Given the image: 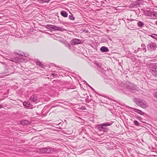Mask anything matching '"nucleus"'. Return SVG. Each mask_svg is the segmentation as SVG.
Masks as SVG:
<instances>
[{
    "mask_svg": "<svg viewBox=\"0 0 157 157\" xmlns=\"http://www.w3.org/2000/svg\"><path fill=\"white\" fill-rule=\"evenodd\" d=\"M113 122L110 121L105 122L97 125V128L99 131L100 132H106L108 130V128L106 127L107 126L111 125Z\"/></svg>",
    "mask_w": 157,
    "mask_h": 157,
    "instance_id": "f257e3e1",
    "label": "nucleus"
},
{
    "mask_svg": "<svg viewBox=\"0 0 157 157\" xmlns=\"http://www.w3.org/2000/svg\"><path fill=\"white\" fill-rule=\"evenodd\" d=\"M133 100L137 105L143 108H147L148 106L147 102L143 99L135 98Z\"/></svg>",
    "mask_w": 157,
    "mask_h": 157,
    "instance_id": "f03ea898",
    "label": "nucleus"
},
{
    "mask_svg": "<svg viewBox=\"0 0 157 157\" xmlns=\"http://www.w3.org/2000/svg\"><path fill=\"white\" fill-rule=\"evenodd\" d=\"M45 28L47 29L52 30L54 31H63L66 30L62 27H59L52 25H47L45 26Z\"/></svg>",
    "mask_w": 157,
    "mask_h": 157,
    "instance_id": "7ed1b4c3",
    "label": "nucleus"
},
{
    "mask_svg": "<svg viewBox=\"0 0 157 157\" xmlns=\"http://www.w3.org/2000/svg\"><path fill=\"white\" fill-rule=\"evenodd\" d=\"M157 47V46L156 45V43L152 42H151L147 45V48L148 50L150 51H155Z\"/></svg>",
    "mask_w": 157,
    "mask_h": 157,
    "instance_id": "20e7f679",
    "label": "nucleus"
},
{
    "mask_svg": "<svg viewBox=\"0 0 157 157\" xmlns=\"http://www.w3.org/2000/svg\"><path fill=\"white\" fill-rule=\"evenodd\" d=\"M143 2V0H138L130 4V6L133 8H136L140 6V5H142Z\"/></svg>",
    "mask_w": 157,
    "mask_h": 157,
    "instance_id": "39448f33",
    "label": "nucleus"
},
{
    "mask_svg": "<svg viewBox=\"0 0 157 157\" xmlns=\"http://www.w3.org/2000/svg\"><path fill=\"white\" fill-rule=\"evenodd\" d=\"M127 89L132 93H135L137 91L136 86L132 84L128 86L126 90Z\"/></svg>",
    "mask_w": 157,
    "mask_h": 157,
    "instance_id": "423d86ee",
    "label": "nucleus"
},
{
    "mask_svg": "<svg viewBox=\"0 0 157 157\" xmlns=\"http://www.w3.org/2000/svg\"><path fill=\"white\" fill-rule=\"evenodd\" d=\"M70 43L72 45H74L76 44H81L82 43V40L77 39H74L71 41Z\"/></svg>",
    "mask_w": 157,
    "mask_h": 157,
    "instance_id": "0eeeda50",
    "label": "nucleus"
},
{
    "mask_svg": "<svg viewBox=\"0 0 157 157\" xmlns=\"http://www.w3.org/2000/svg\"><path fill=\"white\" fill-rule=\"evenodd\" d=\"M149 72L156 77H157V68H150Z\"/></svg>",
    "mask_w": 157,
    "mask_h": 157,
    "instance_id": "6e6552de",
    "label": "nucleus"
},
{
    "mask_svg": "<svg viewBox=\"0 0 157 157\" xmlns=\"http://www.w3.org/2000/svg\"><path fill=\"white\" fill-rule=\"evenodd\" d=\"M30 101L32 103L34 102L35 103H37L38 101L37 97L35 95H33L30 97Z\"/></svg>",
    "mask_w": 157,
    "mask_h": 157,
    "instance_id": "1a4fd4ad",
    "label": "nucleus"
},
{
    "mask_svg": "<svg viewBox=\"0 0 157 157\" xmlns=\"http://www.w3.org/2000/svg\"><path fill=\"white\" fill-rule=\"evenodd\" d=\"M6 68L8 71V72L10 73H13V72L12 71H14V68L13 66L11 65L7 66Z\"/></svg>",
    "mask_w": 157,
    "mask_h": 157,
    "instance_id": "9d476101",
    "label": "nucleus"
},
{
    "mask_svg": "<svg viewBox=\"0 0 157 157\" xmlns=\"http://www.w3.org/2000/svg\"><path fill=\"white\" fill-rule=\"evenodd\" d=\"M131 108L132 109V110L136 112L137 113H138L139 114H140L141 115H143L145 113L142 111L140 109L132 108Z\"/></svg>",
    "mask_w": 157,
    "mask_h": 157,
    "instance_id": "9b49d317",
    "label": "nucleus"
},
{
    "mask_svg": "<svg viewBox=\"0 0 157 157\" xmlns=\"http://www.w3.org/2000/svg\"><path fill=\"white\" fill-rule=\"evenodd\" d=\"M45 153H52L54 152V149L52 147H45Z\"/></svg>",
    "mask_w": 157,
    "mask_h": 157,
    "instance_id": "f8f14e48",
    "label": "nucleus"
},
{
    "mask_svg": "<svg viewBox=\"0 0 157 157\" xmlns=\"http://www.w3.org/2000/svg\"><path fill=\"white\" fill-rule=\"evenodd\" d=\"M100 50L102 52H108L109 50L105 46H102L100 49Z\"/></svg>",
    "mask_w": 157,
    "mask_h": 157,
    "instance_id": "ddd939ff",
    "label": "nucleus"
},
{
    "mask_svg": "<svg viewBox=\"0 0 157 157\" xmlns=\"http://www.w3.org/2000/svg\"><path fill=\"white\" fill-rule=\"evenodd\" d=\"M24 105L26 106L29 109L33 108V106L30 105V104L28 103V102H24L23 103Z\"/></svg>",
    "mask_w": 157,
    "mask_h": 157,
    "instance_id": "4468645a",
    "label": "nucleus"
},
{
    "mask_svg": "<svg viewBox=\"0 0 157 157\" xmlns=\"http://www.w3.org/2000/svg\"><path fill=\"white\" fill-rule=\"evenodd\" d=\"M61 15L64 17H67L68 14L65 11L62 10L60 12Z\"/></svg>",
    "mask_w": 157,
    "mask_h": 157,
    "instance_id": "2eb2a0df",
    "label": "nucleus"
},
{
    "mask_svg": "<svg viewBox=\"0 0 157 157\" xmlns=\"http://www.w3.org/2000/svg\"><path fill=\"white\" fill-rule=\"evenodd\" d=\"M127 20H129V21L127 22V23L128 24V25L131 26V27H132V28H135L134 27V25H132V23H131V22L133 21H136V20H134L133 19H130L129 20L128 19Z\"/></svg>",
    "mask_w": 157,
    "mask_h": 157,
    "instance_id": "dca6fc26",
    "label": "nucleus"
},
{
    "mask_svg": "<svg viewBox=\"0 0 157 157\" xmlns=\"http://www.w3.org/2000/svg\"><path fill=\"white\" fill-rule=\"evenodd\" d=\"M45 147L41 148L39 149V151L41 153H45Z\"/></svg>",
    "mask_w": 157,
    "mask_h": 157,
    "instance_id": "f3484780",
    "label": "nucleus"
},
{
    "mask_svg": "<svg viewBox=\"0 0 157 157\" xmlns=\"http://www.w3.org/2000/svg\"><path fill=\"white\" fill-rule=\"evenodd\" d=\"M21 123L23 124L26 125L29 124V122L27 121L23 120L21 121Z\"/></svg>",
    "mask_w": 157,
    "mask_h": 157,
    "instance_id": "a211bd4d",
    "label": "nucleus"
},
{
    "mask_svg": "<svg viewBox=\"0 0 157 157\" xmlns=\"http://www.w3.org/2000/svg\"><path fill=\"white\" fill-rule=\"evenodd\" d=\"M137 25L140 27H142L144 25V23L141 21H139L137 23Z\"/></svg>",
    "mask_w": 157,
    "mask_h": 157,
    "instance_id": "6ab92c4d",
    "label": "nucleus"
},
{
    "mask_svg": "<svg viewBox=\"0 0 157 157\" xmlns=\"http://www.w3.org/2000/svg\"><path fill=\"white\" fill-rule=\"evenodd\" d=\"M134 124L136 126H140V124L138 121L136 120H134L133 121Z\"/></svg>",
    "mask_w": 157,
    "mask_h": 157,
    "instance_id": "aec40b11",
    "label": "nucleus"
},
{
    "mask_svg": "<svg viewBox=\"0 0 157 157\" xmlns=\"http://www.w3.org/2000/svg\"><path fill=\"white\" fill-rule=\"evenodd\" d=\"M17 54L18 55L21 56H24L25 57H27L29 56V55L27 54H25L24 53H23V54H24V55H22L21 54H19L17 53Z\"/></svg>",
    "mask_w": 157,
    "mask_h": 157,
    "instance_id": "412c9836",
    "label": "nucleus"
},
{
    "mask_svg": "<svg viewBox=\"0 0 157 157\" xmlns=\"http://www.w3.org/2000/svg\"><path fill=\"white\" fill-rule=\"evenodd\" d=\"M141 47L143 48V50L144 51V52H146V49L145 45L144 44H141Z\"/></svg>",
    "mask_w": 157,
    "mask_h": 157,
    "instance_id": "4be33fe9",
    "label": "nucleus"
},
{
    "mask_svg": "<svg viewBox=\"0 0 157 157\" xmlns=\"http://www.w3.org/2000/svg\"><path fill=\"white\" fill-rule=\"evenodd\" d=\"M69 19L71 20H74L75 19V17L72 14L69 15Z\"/></svg>",
    "mask_w": 157,
    "mask_h": 157,
    "instance_id": "5701e85b",
    "label": "nucleus"
},
{
    "mask_svg": "<svg viewBox=\"0 0 157 157\" xmlns=\"http://www.w3.org/2000/svg\"><path fill=\"white\" fill-rule=\"evenodd\" d=\"M136 118L138 119L140 121L144 123V122L142 121L143 119L140 116H138L137 117H136Z\"/></svg>",
    "mask_w": 157,
    "mask_h": 157,
    "instance_id": "b1692460",
    "label": "nucleus"
},
{
    "mask_svg": "<svg viewBox=\"0 0 157 157\" xmlns=\"http://www.w3.org/2000/svg\"><path fill=\"white\" fill-rule=\"evenodd\" d=\"M36 64H37V65H38V66H39L40 64L41 63L40 61L38 60H36Z\"/></svg>",
    "mask_w": 157,
    "mask_h": 157,
    "instance_id": "393cba45",
    "label": "nucleus"
},
{
    "mask_svg": "<svg viewBox=\"0 0 157 157\" xmlns=\"http://www.w3.org/2000/svg\"><path fill=\"white\" fill-rule=\"evenodd\" d=\"M56 71H54L53 72V73H52V74H51V75H53V76H57V74L56 73Z\"/></svg>",
    "mask_w": 157,
    "mask_h": 157,
    "instance_id": "a878e982",
    "label": "nucleus"
},
{
    "mask_svg": "<svg viewBox=\"0 0 157 157\" xmlns=\"http://www.w3.org/2000/svg\"><path fill=\"white\" fill-rule=\"evenodd\" d=\"M154 36H157V35L153 34V35H151V36L153 39H156V37Z\"/></svg>",
    "mask_w": 157,
    "mask_h": 157,
    "instance_id": "bb28decb",
    "label": "nucleus"
},
{
    "mask_svg": "<svg viewBox=\"0 0 157 157\" xmlns=\"http://www.w3.org/2000/svg\"><path fill=\"white\" fill-rule=\"evenodd\" d=\"M13 62H17L18 61V58L17 57L15 59H14L13 60H11Z\"/></svg>",
    "mask_w": 157,
    "mask_h": 157,
    "instance_id": "cd10ccee",
    "label": "nucleus"
},
{
    "mask_svg": "<svg viewBox=\"0 0 157 157\" xmlns=\"http://www.w3.org/2000/svg\"><path fill=\"white\" fill-rule=\"evenodd\" d=\"M153 95L156 99H157V91L154 92Z\"/></svg>",
    "mask_w": 157,
    "mask_h": 157,
    "instance_id": "c85d7f7f",
    "label": "nucleus"
},
{
    "mask_svg": "<svg viewBox=\"0 0 157 157\" xmlns=\"http://www.w3.org/2000/svg\"><path fill=\"white\" fill-rule=\"evenodd\" d=\"M39 66L40 67H41L42 68H44V67L45 66L44 65H43V64L41 63L40 64V65H39Z\"/></svg>",
    "mask_w": 157,
    "mask_h": 157,
    "instance_id": "c756f323",
    "label": "nucleus"
},
{
    "mask_svg": "<svg viewBox=\"0 0 157 157\" xmlns=\"http://www.w3.org/2000/svg\"><path fill=\"white\" fill-rule=\"evenodd\" d=\"M80 109H82V110H86V107L85 106H82L80 108Z\"/></svg>",
    "mask_w": 157,
    "mask_h": 157,
    "instance_id": "7c9ffc66",
    "label": "nucleus"
},
{
    "mask_svg": "<svg viewBox=\"0 0 157 157\" xmlns=\"http://www.w3.org/2000/svg\"><path fill=\"white\" fill-rule=\"evenodd\" d=\"M50 1V0H43V2H48Z\"/></svg>",
    "mask_w": 157,
    "mask_h": 157,
    "instance_id": "2f4dec72",
    "label": "nucleus"
},
{
    "mask_svg": "<svg viewBox=\"0 0 157 157\" xmlns=\"http://www.w3.org/2000/svg\"><path fill=\"white\" fill-rule=\"evenodd\" d=\"M87 84V85L88 86H89V87H90V88H91V89L93 90H94V89H93V88L91 86H90V85H89L88 84Z\"/></svg>",
    "mask_w": 157,
    "mask_h": 157,
    "instance_id": "473e14b6",
    "label": "nucleus"
},
{
    "mask_svg": "<svg viewBox=\"0 0 157 157\" xmlns=\"http://www.w3.org/2000/svg\"><path fill=\"white\" fill-rule=\"evenodd\" d=\"M88 31V30H84L83 31V32H84L85 33H87Z\"/></svg>",
    "mask_w": 157,
    "mask_h": 157,
    "instance_id": "72a5a7b5",
    "label": "nucleus"
},
{
    "mask_svg": "<svg viewBox=\"0 0 157 157\" xmlns=\"http://www.w3.org/2000/svg\"><path fill=\"white\" fill-rule=\"evenodd\" d=\"M67 47L68 48H70V47H71V46H70V45L68 44H67Z\"/></svg>",
    "mask_w": 157,
    "mask_h": 157,
    "instance_id": "f704fd0d",
    "label": "nucleus"
},
{
    "mask_svg": "<svg viewBox=\"0 0 157 157\" xmlns=\"http://www.w3.org/2000/svg\"><path fill=\"white\" fill-rule=\"evenodd\" d=\"M125 94H129V93L126 91H125V92H124Z\"/></svg>",
    "mask_w": 157,
    "mask_h": 157,
    "instance_id": "c9c22d12",
    "label": "nucleus"
},
{
    "mask_svg": "<svg viewBox=\"0 0 157 157\" xmlns=\"http://www.w3.org/2000/svg\"><path fill=\"white\" fill-rule=\"evenodd\" d=\"M140 50L141 51V48H138L137 51H139Z\"/></svg>",
    "mask_w": 157,
    "mask_h": 157,
    "instance_id": "e433bc0d",
    "label": "nucleus"
},
{
    "mask_svg": "<svg viewBox=\"0 0 157 157\" xmlns=\"http://www.w3.org/2000/svg\"><path fill=\"white\" fill-rule=\"evenodd\" d=\"M3 107V106L1 104H0V109L2 108Z\"/></svg>",
    "mask_w": 157,
    "mask_h": 157,
    "instance_id": "4c0bfd02",
    "label": "nucleus"
},
{
    "mask_svg": "<svg viewBox=\"0 0 157 157\" xmlns=\"http://www.w3.org/2000/svg\"><path fill=\"white\" fill-rule=\"evenodd\" d=\"M138 51H137V50H135L134 51V53H136L137 52H138Z\"/></svg>",
    "mask_w": 157,
    "mask_h": 157,
    "instance_id": "58836bf2",
    "label": "nucleus"
},
{
    "mask_svg": "<svg viewBox=\"0 0 157 157\" xmlns=\"http://www.w3.org/2000/svg\"><path fill=\"white\" fill-rule=\"evenodd\" d=\"M155 24L157 25V20L155 21Z\"/></svg>",
    "mask_w": 157,
    "mask_h": 157,
    "instance_id": "ea45409f",
    "label": "nucleus"
},
{
    "mask_svg": "<svg viewBox=\"0 0 157 157\" xmlns=\"http://www.w3.org/2000/svg\"><path fill=\"white\" fill-rule=\"evenodd\" d=\"M67 44H68V43H65V45H66V47H67Z\"/></svg>",
    "mask_w": 157,
    "mask_h": 157,
    "instance_id": "a19ab883",
    "label": "nucleus"
},
{
    "mask_svg": "<svg viewBox=\"0 0 157 157\" xmlns=\"http://www.w3.org/2000/svg\"><path fill=\"white\" fill-rule=\"evenodd\" d=\"M22 55H24V54H22Z\"/></svg>",
    "mask_w": 157,
    "mask_h": 157,
    "instance_id": "79ce46f5",
    "label": "nucleus"
},
{
    "mask_svg": "<svg viewBox=\"0 0 157 157\" xmlns=\"http://www.w3.org/2000/svg\"><path fill=\"white\" fill-rule=\"evenodd\" d=\"M1 62L0 61V63H1Z\"/></svg>",
    "mask_w": 157,
    "mask_h": 157,
    "instance_id": "37998d69",
    "label": "nucleus"
}]
</instances>
